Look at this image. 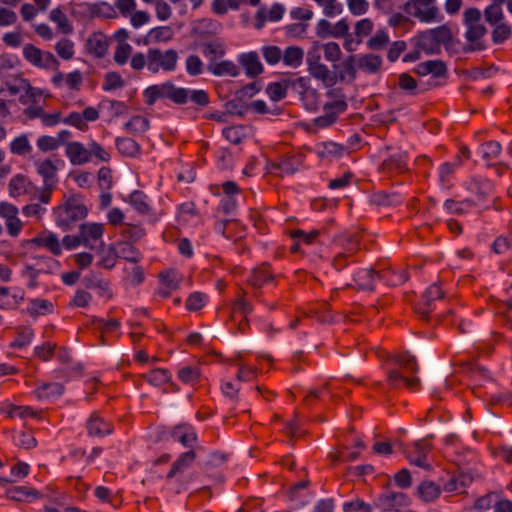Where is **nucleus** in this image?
<instances>
[{"label": "nucleus", "instance_id": "12", "mask_svg": "<svg viewBox=\"0 0 512 512\" xmlns=\"http://www.w3.org/2000/svg\"><path fill=\"white\" fill-rule=\"evenodd\" d=\"M239 63L244 67L246 75L256 77L263 72V65L256 52L251 51L239 56Z\"/></svg>", "mask_w": 512, "mask_h": 512}, {"label": "nucleus", "instance_id": "20", "mask_svg": "<svg viewBox=\"0 0 512 512\" xmlns=\"http://www.w3.org/2000/svg\"><path fill=\"white\" fill-rule=\"evenodd\" d=\"M415 40L417 49L424 51L426 54H437L440 52L441 48L429 30L419 33Z\"/></svg>", "mask_w": 512, "mask_h": 512}, {"label": "nucleus", "instance_id": "53", "mask_svg": "<svg viewBox=\"0 0 512 512\" xmlns=\"http://www.w3.org/2000/svg\"><path fill=\"white\" fill-rule=\"evenodd\" d=\"M87 151L89 154V161H91L92 157H95L102 162H108L110 160V154L95 141H91L88 144Z\"/></svg>", "mask_w": 512, "mask_h": 512}, {"label": "nucleus", "instance_id": "29", "mask_svg": "<svg viewBox=\"0 0 512 512\" xmlns=\"http://www.w3.org/2000/svg\"><path fill=\"white\" fill-rule=\"evenodd\" d=\"M169 94V82H166L161 85H153L148 87L144 91V95L146 97V103L148 105H153L155 101L159 98H167Z\"/></svg>", "mask_w": 512, "mask_h": 512}, {"label": "nucleus", "instance_id": "23", "mask_svg": "<svg viewBox=\"0 0 512 512\" xmlns=\"http://www.w3.org/2000/svg\"><path fill=\"white\" fill-rule=\"evenodd\" d=\"M118 258L125 259L131 263H138L142 256L141 253L129 242L122 241L115 247Z\"/></svg>", "mask_w": 512, "mask_h": 512}, {"label": "nucleus", "instance_id": "55", "mask_svg": "<svg viewBox=\"0 0 512 512\" xmlns=\"http://www.w3.org/2000/svg\"><path fill=\"white\" fill-rule=\"evenodd\" d=\"M132 53V46L128 43L118 44L114 52V61L122 66L127 63Z\"/></svg>", "mask_w": 512, "mask_h": 512}, {"label": "nucleus", "instance_id": "24", "mask_svg": "<svg viewBox=\"0 0 512 512\" xmlns=\"http://www.w3.org/2000/svg\"><path fill=\"white\" fill-rule=\"evenodd\" d=\"M417 491L419 497L424 502H432L436 500L441 493L440 486L434 483L433 481L429 480L420 483V485L417 488Z\"/></svg>", "mask_w": 512, "mask_h": 512}, {"label": "nucleus", "instance_id": "51", "mask_svg": "<svg viewBox=\"0 0 512 512\" xmlns=\"http://www.w3.org/2000/svg\"><path fill=\"white\" fill-rule=\"evenodd\" d=\"M492 31V40L494 43L499 44L507 40L511 36V27L502 21L494 25Z\"/></svg>", "mask_w": 512, "mask_h": 512}, {"label": "nucleus", "instance_id": "50", "mask_svg": "<svg viewBox=\"0 0 512 512\" xmlns=\"http://www.w3.org/2000/svg\"><path fill=\"white\" fill-rule=\"evenodd\" d=\"M262 55L270 65H276L282 58V51L278 46L269 45L262 48Z\"/></svg>", "mask_w": 512, "mask_h": 512}, {"label": "nucleus", "instance_id": "16", "mask_svg": "<svg viewBox=\"0 0 512 512\" xmlns=\"http://www.w3.org/2000/svg\"><path fill=\"white\" fill-rule=\"evenodd\" d=\"M380 273L381 272L375 271L373 268H362L357 271L354 280L359 288L373 290Z\"/></svg>", "mask_w": 512, "mask_h": 512}, {"label": "nucleus", "instance_id": "3", "mask_svg": "<svg viewBox=\"0 0 512 512\" xmlns=\"http://www.w3.org/2000/svg\"><path fill=\"white\" fill-rule=\"evenodd\" d=\"M179 56L176 50L162 51L158 48L148 49V70L152 73L172 72L176 69Z\"/></svg>", "mask_w": 512, "mask_h": 512}, {"label": "nucleus", "instance_id": "64", "mask_svg": "<svg viewBox=\"0 0 512 512\" xmlns=\"http://www.w3.org/2000/svg\"><path fill=\"white\" fill-rule=\"evenodd\" d=\"M301 100L310 111H315L319 107V93L315 89H309L302 97Z\"/></svg>", "mask_w": 512, "mask_h": 512}, {"label": "nucleus", "instance_id": "27", "mask_svg": "<svg viewBox=\"0 0 512 512\" xmlns=\"http://www.w3.org/2000/svg\"><path fill=\"white\" fill-rule=\"evenodd\" d=\"M33 244L43 246L50 250L54 255H59L62 251L60 242L56 235L49 233L47 235H40L31 240Z\"/></svg>", "mask_w": 512, "mask_h": 512}, {"label": "nucleus", "instance_id": "43", "mask_svg": "<svg viewBox=\"0 0 512 512\" xmlns=\"http://www.w3.org/2000/svg\"><path fill=\"white\" fill-rule=\"evenodd\" d=\"M288 90H292L302 97L309 89V78L307 77H298L295 79H286Z\"/></svg>", "mask_w": 512, "mask_h": 512}, {"label": "nucleus", "instance_id": "18", "mask_svg": "<svg viewBox=\"0 0 512 512\" xmlns=\"http://www.w3.org/2000/svg\"><path fill=\"white\" fill-rule=\"evenodd\" d=\"M382 58L379 55L368 53L357 58V67L369 74L377 73L382 66Z\"/></svg>", "mask_w": 512, "mask_h": 512}, {"label": "nucleus", "instance_id": "39", "mask_svg": "<svg viewBox=\"0 0 512 512\" xmlns=\"http://www.w3.org/2000/svg\"><path fill=\"white\" fill-rule=\"evenodd\" d=\"M482 158L489 164L498 158L501 153V145L496 141H489L481 145Z\"/></svg>", "mask_w": 512, "mask_h": 512}, {"label": "nucleus", "instance_id": "35", "mask_svg": "<svg viewBox=\"0 0 512 512\" xmlns=\"http://www.w3.org/2000/svg\"><path fill=\"white\" fill-rule=\"evenodd\" d=\"M319 7L322 8L323 14L326 17L333 18L340 15L343 11V6L339 0H313Z\"/></svg>", "mask_w": 512, "mask_h": 512}, {"label": "nucleus", "instance_id": "13", "mask_svg": "<svg viewBox=\"0 0 512 512\" xmlns=\"http://www.w3.org/2000/svg\"><path fill=\"white\" fill-rule=\"evenodd\" d=\"M89 435L103 437L109 435L113 431V426L106 422L103 418L93 413L86 424Z\"/></svg>", "mask_w": 512, "mask_h": 512}, {"label": "nucleus", "instance_id": "31", "mask_svg": "<svg viewBox=\"0 0 512 512\" xmlns=\"http://www.w3.org/2000/svg\"><path fill=\"white\" fill-rule=\"evenodd\" d=\"M63 390L64 388L60 383H43L34 391V394L37 398L43 399L59 396L63 393Z\"/></svg>", "mask_w": 512, "mask_h": 512}, {"label": "nucleus", "instance_id": "21", "mask_svg": "<svg viewBox=\"0 0 512 512\" xmlns=\"http://www.w3.org/2000/svg\"><path fill=\"white\" fill-rule=\"evenodd\" d=\"M304 58V50L298 46H288L282 52V60L286 66L298 68L302 65Z\"/></svg>", "mask_w": 512, "mask_h": 512}, {"label": "nucleus", "instance_id": "17", "mask_svg": "<svg viewBox=\"0 0 512 512\" xmlns=\"http://www.w3.org/2000/svg\"><path fill=\"white\" fill-rule=\"evenodd\" d=\"M207 70L215 76H232L236 77L239 75L238 66L229 60L221 62H210L207 65Z\"/></svg>", "mask_w": 512, "mask_h": 512}, {"label": "nucleus", "instance_id": "44", "mask_svg": "<svg viewBox=\"0 0 512 512\" xmlns=\"http://www.w3.org/2000/svg\"><path fill=\"white\" fill-rule=\"evenodd\" d=\"M146 198L143 192L136 190L130 195V203L141 214H147L150 211V207L146 202Z\"/></svg>", "mask_w": 512, "mask_h": 512}, {"label": "nucleus", "instance_id": "2", "mask_svg": "<svg viewBox=\"0 0 512 512\" xmlns=\"http://www.w3.org/2000/svg\"><path fill=\"white\" fill-rule=\"evenodd\" d=\"M88 209L76 198L68 199L63 205L55 210L56 224L63 230L68 231L73 224L87 216Z\"/></svg>", "mask_w": 512, "mask_h": 512}, {"label": "nucleus", "instance_id": "54", "mask_svg": "<svg viewBox=\"0 0 512 512\" xmlns=\"http://www.w3.org/2000/svg\"><path fill=\"white\" fill-rule=\"evenodd\" d=\"M189 97V90L185 88L175 87L173 83L169 82L168 99L176 104H185Z\"/></svg>", "mask_w": 512, "mask_h": 512}, {"label": "nucleus", "instance_id": "26", "mask_svg": "<svg viewBox=\"0 0 512 512\" xmlns=\"http://www.w3.org/2000/svg\"><path fill=\"white\" fill-rule=\"evenodd\" d=\"M472 477L469 474L460 473L457 476L450 478L444 485L443 489L446 492L462 493L470 483Z\"/></svg>", "mask_w": 512, "mask_h": 512}, {"label": "nucleus", "instance_id": "5", "mask_svg": "<svg viewBox=\"0 0 512 512\" xmlns=\"http://www.w3.org/2000/svg\"><path fill=\"white\" fill-rule=\"evenodd\" d=\"M307 67L309 74L321 81L326 87H331L336 84V75L332 73L325 64L320 62L319 55L309 56L307 58Z\"/></svg>", "mask_w": 512, "mask_h": 512}, {"label": "nucleus", "instance_id": "62", "mask_svg": "<svg viewBox=\"0 0 512 512\" xmlns=\"http://www.w3.org/2000/svg\"><path fill=\"white\" fill-rule=\"evenodd\" d=\"M379 280L384 281L387 285L397 286L404 283L407 278L404 274H397L393 271H383L379 274Z\"/></svg>", "mask_w": 512, "mask_h": 512}, {"label": "nucleus", "instance_id": "37", "mask_svg": "<svg viewBox=\"0 0 512 512\" xmlns=\"http://www.w3.org/2000/svg\"><path fill=\"white\" fill-rule=\"evenodd\" d=\"M10 151L15 155H26L32 151V146L30 145L29 139L26 135H20L16 137L10 143Z\"/></svg>", "mask_w": 512, "mask_h": 512}, {"label": "nucleus", "instance_id": "7", "mask_svg": "<svg viewBox=\"0 0 512 512\" xmlns=\"http://www.w3.org/2000/svg\"><path fill=\"white\" fill-rule=\"evenodd\" d=\"M0 217L5 219L8 233L17 237L22 230L23 224L18 217V208L8 202H0Z\"/></svg>", "mask_w": 512, "mask_h": 512}, {"label": "nucleus", "instance_id": "30", "mask_svg": "<svg viewBox=\"0 0 512 512\" xmlns=\"http://www.w3.org/2000/svg\"><path fill=\"white\" fill-rule=\"evenodd\" d=\"M273 279V275L268 270V266L262 265L259 268H256L252 271L248 282L254 288H261L264 283Z\"/></svg>", "mask_w": 512, "mask_h": 512}, {"label": "nucleus", "instance_id": "57", "mask_svg": "<svg viewBox=\"0 0 512 512\" xmlns=\"http://www.w3.org/2000/svg\"><path fill=\"white\" fill-rule=\"evenodd\" d=\"M52 307V303L47 300L33 299L30 301L27 311L31 316H37L42 314L43 311H51Z\"/></svg>", "mask_w": 512, "mask_h": 512}, {"label": "nucleus", "instance_id": "48", "mask_svg": "<svg viewBox=\"0 0 512 512\" xmlns=\"http://www.w3.org/2000/svg\"><path fill=\"white\" fill-rule=\"evenodd\" d=\"M485 20L490 25H496L504 18L502 7L497 4H490L484 11Z\"/></svg>", "mask_w": 512, "mask_h": 512}, {"label": "nucleus", "instance_id": "45", "mask_svg": "<svg viewBox=\"0 0 512 512\" xmlns=\"http://www.w3.org/2000/svg\"><path fill=\"white\" fill-rule=\"evenodd\" d=\"M50 19L54 23L58 25V27L62 30L64 33H70L72 31V27L69 24L67 16L64 14V12L60 8H55L51 10L50 12Z\"/></svg>", "mask_w": 512, "mask_h": 512}, {"label": "nucleus", "instance_id": "38", "mask_svg": "<svg viewBox=\"0 0 512 512\" xmlns=\"http://www.w3.org/2000/svg\"><path fill=\"white\" fill-rule=\"evenodd\" d=\"M288 91L287 81L283 79L280 82L270 83L266 88V93L273 101H279L285 98Z\"/></svg>", "mask_w": 512, "mask_h": 512}, {"label": "nucleus", "instance_id": "40", "mask_svg": "<svg viewBox=\"0 0 512 512\" xmlns=\"http://www.w3.org/2000/svg\"><path fill=\"white\" fill-rule=\"evenodd\" d=\"M171 437L174 441H178L184 446H189L196 441V434L189 432L184 426H177L171 431Z\"/></svg>", "mask_w": 512, "mask_h": 512}, {"label": "nucleus", "instance_id": "19", "mask_svg": "<svg viewBox=\"0 0 512 512\" xmlns=\"http://www.w3.org/2000/svg\"><path fill=\"white\" fill-rule=\"evenodd\" d=\"M107 47L106 37L102 33H94L87 39L86 49L96 57H103L107 52Z\"/></svg>", "mask_w": 512, "mask_h": 512}, {"label": "nucleus", "instance_id": "63", "mask_svg": "<svg viewBox=\"0 0 512 512\" xmlns=\"http://www.w3.org/2000/svg\"><path fill=\"white\" fill-rule=\"evenodd\" d=\"M117 258L118 256L115 247H109L108 250L101 256L97 265L104 269H112L116 264Z\"/></svg>", "mask_w": 512, "mask_h": 512}, {"label": "nucleus", "instance_id": "47", "mask_svg": "<svg viewBox=\"0 0 512 512\" xmlns=\"http://www.w3.org/2000/svg\"><path fill=\"white\" fill-rule=\"evenodd\" d=\"M125 82L121 75L117 72H108L104 77L103 90L112 91L118 88H122Z\"/></svg>", "mask_w": 512, "mask_h": 512}, {"label": "nucleus", "instance_id": "34", "mask_svg": "<svg viewBox=\"0 0 512 512\" xmlns=\"http://www.w3.org/2000/svg\"><path fill=\"white\" fill-rule=\"evenodd\" d=\"M142 377L151 385L160 386L167 383L170 380V373L166 369H152L148 373L142 375Z\"/></svg>", "mask_w": 512, "mask_h": 512}, {"label": "nucleus", "instance_id": "28", "mask_svg": "<svg viewBox=\"0 0 512 512\" xmlns=\"http://www.w3.org/2000/svg\"><path fill=\"white\" fill-rule=\"evenodd\" d=\"M115 144L118 151L127 157H135L140 151L139 144L132 138L118 137Z\"/></svg>", "mask_w": 512, "mask_h": 512}, {"label": "nucleus", "instance_id": "52", "mask_svg": "<svg viewBox=\"0 0 512 512\" xmlns=\"http://www.w3.org/2000/svg\"><path fill=\"white\" fill-rule=\"evenodd\" d=\"M243 126H231L223 130L224 137L232 144H240L245 137Z\"/></svg>", "mask_w": 512, "mask_h": 512}, {"label": "nucleus", "instance_id": "46", "mask_svg": "<svg viewBox=\"0 0 512 512\" xmlns=\"http://www.w3.org/2000/svg\"><path fill=\"white\" fill-rule=\"evenodd\" d=\"M33 330L30 327H21L18 329L17 337L14 342L11 343V347L22 348L30 344L33 338Z\"/></svg>", "mask_w": 512, "mask_h": 512}, {"label": "nucleus", "instance_id": "11", "mask_svg": "<svg viewBox=\"0 0 512 512\" xmlns=\"http://www.w3.org/2000/svg\"><path fill=\"white\" fill-rule=\"evenodd\" d=\"M33 189V184L28 177L23 174L13 176L8 184L9 195L14 198L24 194H29Z\"/></svg>", "mask_w": 512, "mask_h": 512}, {"label": "nucleus", "instance_id": "36", "mask_svg": "<svg viewBox=\"0 0 512 512\" xmlns=\"http://www.w3.org/2000/svg\"><path fill=\"white\" fill-rule=\"evenodd\" d=\"M250 109L249 104L245 102L244 98L238 97L235 94V97L225 103V110L229 114L243 116Z\"/></svg>", "mask_w": 512, "mask_h": 512}, {"label": "nucleus", "instance_id": "9", "mask_svg": "<svg viewBox=\"0 0 512 512\" xmlns=\"http://www.w3.org/2000/svg\"><path fill=\"white\" fill-rule=\"evenodd\" d=\"M303 162V156L300 154H294L290 156H284L277 162L271 163L272 170H279L280 175H293L296 173Z\"/></svg>", "mask_w": 512, "mask_h": 512}, {"label": "nucleus", "instance_id": "8", "mask_svg": "<svg viewBox=\"0 0 512 512\" xmlns=\"http://www.w3.org/2000/svg\"><path fill=\"white\" fill-rule=\"evenodd\" d=\"M444 297V292L437 284H432L427 288L423 295V304L416 308L418 314L427 318L435 309L436 303Z\"/></svg>", "mask_w": 512, "mask_h": 512}, {"label": "nucleus", "instance_id": "33", "mask_svg": "<svg viewBox=\"0 0 512 512\" xmlns=\"http://www.w3.org/2000/svg\"><path fill=\"white\" fill-rule=\"evenodd\" d=\"M150 123L146 117L133 116L126 124L125 129L134 135L145 133L149 129Z\"/></svg>", "mask_w": 512, "mask_h": 512}, {"label": "nucleus", "instance_id": "4", "mask_svg": "<svg viewBox=\"0 0 512 512\" xmlns=\"http://www.w3.org/2000/svg\"><path fill=\"white\" fill-rule=\"evenodd\" d=\"M436 0H409L404 5L405 12L420 20L429 23L438 20L439 8L435 5Z\"/></svg>", "mask_w": 512, "mask_h": 512}, {"label": "nucleus", "instance_id": "14", "mask_svg": "<svg viewBox=\"0 0 512 512\" xmlns=\"http://www.w3.org/2000/svg\"><path fill=\"white\" fill-rule=\"evenodd\" d=\"M196 454L193 450L182 453L177 460L172 464L169 472L166 475L167 480H172L177 475L182 474L194 462Z\"/></svg>", "mask_w": 512, "mask_h": 512}, {"label": "nucleus", "instance_id": "42", "mask_svg": "<svg viewBox=\"0 0 512 512\" xmlns=\"http://www.w3.org/2000/svg\"><path fill=\"white\" fill-rule=\"evenodd\" d=\"M349 244L350 246L346 248L345 252L339 253L334 259H333V266L336 268V270H342L346 266V259L348 256H351L358 248H357V241L353 236L349 238Z\"/></svg>", "mask_w": 512, "mask_h": 512}, {"label": "nucleus", "instance_id": "56", "mask_svg": "<svg viewBox=\"0 0 512 512\" xmlns=\"http://www.w3.org/2000/svg\"><path fill=\"white\" fill-rule=\"evenodd\" d=\"M206 299V294L194 292L187 298L185 306L189 311H198L205 305Z\"/></svg>", "mask_w": 512, "mask_h": 512}, {"label": "nucleus", "instance_id": "6", "mask_svg": "<svg viewBox=\"0 0 512 512\" xmlns=\"http://www.w3.org/2000/svg\"><path fill=\"white\" fill-rule=\"evenodd\" d=\"M104 227L100 223H83L80 225V233L84 246L92 250L98 251L104 246L101 238L103 236Z\"/></svg>", "mask_w": 512, "mask_h": 512}, {"label": "nucleus", "instance_id": "1", "mask_svg": "<svg viewBox=\"0 0 512 512\" xmlns=\"http://www.w3.org/2000/svg\"><path fill=\"white\" fill-rule=\"evenodd\" d=\"M393 362L397 368L387 371V383L392 389H397L401 385H405L409 389H416L420 386L418 377H410L409 374L415 375L419 371L418 363L413 355L406 352L404 354L395 355Z\"/></svg>", "mask_w": 512, "mask_h": 512}, {"label": "nucleus", "instance_id": "49", "mask_svg": "<svg viewBox=\"0 0 512 512\" xmlns=\"http://www.w3.org/2000/svg\"><path fill=\"white\" fill-rule=\"evenodd\" d=\"M55 50L59 57L70 60L74 56V44L67 38L61 39L56 45Z\"/></svg>", "mask_w": 512, "mask_h": 512}, {"label": "nucleus", "instance_id": "15", "mask_svg": "<svg viewBox=\"0 0 512 512\" xmlns=\"http://www.w3.org/2000/svg\"><path fill=\"white\" fill-rule=\"evenodd\" d=\"M415 72L422 76L432 74L434 77H442L446 75L447 67L441 60H429L419 63Z\"/></svg>", "mask_w": 512, "mask_h": 512}, {"label": "nucleus", "instance_id": "61", "mask_svg": "<svg viewBox=\"0 0 512 512\" xmlns=\"http://www.w3.org/2000/svg\"><path fill=\"white\" fill-rule=\"evenodd\" d=\"M41 55L42 51L32 44H26L23 48L24 58L37 67L41 62Z\"/></svg>", "mask_w": 512, "mask_h": 512}, {"label": "nucleus", "instance_id": "22", "mask_svg": "<svg viewBox=\"0 0 512 512\" xmlns=\"http://www.w3.org/2000/svg\"><path fill=\"white\" fill-rule=\"evenodd\" d=\"M466 28V40L472 44L475 43V45L471 46L468 50H481L483 47L478 43V40H480L486 34L487 30L485 26L478 22L475 24L466 25Z\"/></svg>", "mask_w": 512, "mask_h": 512}, {"label": "nucleus", "instance_id": "58", "mask_svg": "<svg viewBox=\"0 0 512 512\" xmlns=\"http://www.w3.org/2000/svg\"><path fill=\"white\" fill-rule=\"evenodd\" d=\"M429 32L440 47L442 44L449 43L452 39L451 30L446 25L430 29Z\"/></svg>", "mask_w": 512, "mask_h": 512}, {"label": "nucleus", "instance_id": "60", "mask_svg": "<svg viewBox=\"0 0 512 512\" xmlns=\"http://www.w3.org/2000/svg\"><path fill=\"white\" fill-rule=\"evenodd\" d=\"M155 42L169 41L173 37V31L168 26H160L153 28L148 34Z\"/></svg>", "mask_w": 512, "mask_h": 512}, {"label": "nucleus", "instance_id": "10", "mask_svg": "<svg viewBox=\"0 0 512 512\" xmlns=\"http://www.w3.org/2000/svg\"><path fill=\"white\" fill-rule=\"evenodd\" d=\"M65 154L72 165H83L89 162L87 147L80 142L66 143Z\"/></svg>", "mask_w": 512, "mask_h": 512}, {"label": "nucleus", "instance_id": "41", "mask_svg": "<svg viewBox=\"0 0 512 512\" xmlns=\"http://www.w3.org/2000/svg\"><path fill=\"white\" fill-rule=\"evenodd\" d=\"M225 52V45L220 41L205 43L203 45V54L210 58V62H215V59L224 56Z\"/></svg>", "mask_w": 512, "mask_h": 512}, {"label": "nucleus", "instance_id": "25", "mask_svg": "<svg viewBox=\"0 0 512 512\" xmlns=\"http://www.w3.org/2000/svg\"><path fill=\"white\" fill-rule=\"evenodd\" d=\"M406 158L407 155L405 153L391 155L383 161L381 169L384 172H403L406 170Z\"/></svg>", "mask_w": 512, "mask_h": 512}, {"label": "nucleus", "instance_id": "59", "mask_svg": "<svg viewBox=\"0 0 512 512\" xmlns=\"http://www.w3.org/2000/svg\"><path fill=\"white\" fill-rule=\"evenodd\" d=\"M389 42V37L384 30H379L367 41L368 48L372 50H381Z\"/></svg>", "mask_w": 512, "mask_h": 512}, {"label": "nucleus", "instance_id": "32", "mask_svg": "<svg viewBox=\"0 0 512 512\" xmlns=\"http://www.w3.org/2000/svg\"><path fill=\"white\" fill-rule=\"evenodd\" d=\"M57 167L52 163L51 160L46 159L37 164V172L42 176L44 184H54L56 177Z\"/></svg>", "mask_w": 512, "mask_h": 512}]
</instances>
